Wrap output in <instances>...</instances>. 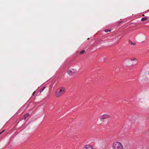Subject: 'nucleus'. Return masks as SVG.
<instances>
[{"mask_svg": "<svg viewBox=\"0 0 149 149\" xmlns=\"http://www.w3.org/2000/svg\"><path fill=\"white\" fill-rule=\"evenodd\" d=\"M135 63H136L135 62H133V63H132V64H133L134 63V64H135Z\"/></svg>", "mask_w": 149, "mask_h": 149, "instance_id": "obj_15", "label": "nucleus"}, {"mask_svg": "<svg viewBox=\"0 0 149 149\" xmlns=\"http://www.w3.org/2000/svg\"><path fill=\"white\" fill-rule=\"evenodd\" d=\"M65 91V88L63 87L57 90L55 93V95L57 97H61L64 94Z\"/></svg>", "mask_w": 149, "mask_h": 149, "instance_id": "obj_1", "label": "nucleus"}, {"mask_svg": "<svg viewBox=\"0 0 149 149\" xmlns=\"http://www.w3.org/2000/svg\"><path fill=\"white\" fill-rule=\"evenodd\" d=\"M67 73L70 76H71L73 74L72 70L71 69H68L67 71Z\"/></svg>", "mask_w": 149, "mask_h": 149, "instance_id": "obj_5", "label": "nucleus"}, {"mask_svg": "<svg viewBox=\"0 0 149 149\" xmlns=\"http://www.w3.org/2000/svg\"><path fill=\"white\" fill-rule=\"evenodd\" d=\"M71 70L73 74L74 73L77 72V70L75 69H71Z\"/></svg>", "mask_w": 149, "mask_h": 149, "instance_id": "obj_7", "label": "nucleus"}, {"mask_svg": "<svg viewBox=\"0 0 149 149\" xmlns=\"http://www.w3.org/2000/svg\"><path fill=\"white\" fill-rule=\"evenodd\" d=\"M131 61H136V59L135 58H134L133 59H131Z\"/></svg>", "mask_w": 149, "mask_h": 149, "instance_id": "obj_10", "label": "nucleus"}, {"mask_svg": "<svg viewBox=\"0 0 149 149\" xmlns=\"http://www.w3.org/2000/svg\"><path fill=\"white\" fill-rule=\"evenodd\" d=\"M110 115L107 114L102 115L100 116V118L101 119H105L110 117Z\"/></svg>", "mask_w": 149, "mask_h": 149, "instance_id": "obj_3", "label": "nucleus"}, {"mask_svg": "<svg viewBox=\"0 0 149 149\" xmlns=\"http://www.w3.org/2000/svg\"><path fill=\"white\" fill-rule=\"evenodd\" d=\"M147 19V18L146 17H143L141 19V20L143 21L146 20Z\"/></svg>", "mask_w": 149, "mask_h": 149, "instance_id": "obj_8", "label": "nucleus"}, {"mask_svg": "<svg viewBox=\"0 0 149 149\" xmlns=\"http://www.w3.org/2000/svg\"><path fill=\"white\" fill-rule=\"evenodd\" d=\"M4 131V130L3 131H2V132H1L0 133V134H1L2 132H3V131Z\"/></svg>", "mask_w": 149, "mask_h": 149, "instance_id": "obj_14", "label": "nucleus"}, {"mask_svg": "<svg viewBox=\"0 0 149 149\" xmlns=\"http://www.w3.org/2000/svg\"><path fill=\"white\" fill-rule=\"evenodd\" d=\"M130 43L132 45L134 44L133 43H132V42H130Z\"/></svg>", "mask_w": 149, "mask_h": 149, "instance_id": "obj_12", "label": "nucleus"}, {"mask_svg": "<svg viewBox=\"0 0 149 149\" xmlns=\"http://www.w3.org/2000/svg\"><path fill=\"white\" fill-rule=\"evenodd\" d=\"M142 16H144V15H142Z\"/></svg>", "mask_w": 149, "mask_h": 149, "instance_id": "obj_16", "label": "nucleus"}, {"mask_svg": "<svg viewBox=\"0 0 149 149\" xmlns=\"http://www.w3.org/2000/svg\"><path fill=\"white\" fill-rule=\"evenodd\" d=\"M85 52V51L84 50H82L80 52V53L81 54H82Z\"/></svg>", "mask_w": 149, "mask_h": 149, "instance_id": "obj_9", "label": "nucleus"}, {"mask_svg": "<svg viewBox=\"0 0 149 149\" xmlns=\"http://www.w3.org/2000/svg\"><path fill=\"white\" fill-rule=\"evenodd\" d=\"M83 149H93V147L89 145L85 146Z\"/></svg>", "mask_w": 149, "mask_h": 149, "instance_id": "obj_4", "label": "nucleus"}, {"mask_svg": "<svg viewBox=\"0 0 149 149\" xmlns=\"http://www.w3.org/2000/svg\"><path fill=\"white\" fill-rule=\"evenodd\" d=\"M35 91H34L33 93V94H32V95H34V94H35Z\"/></svg>", "mask_w": 149, "mask_h": 149, "instance_id": "obj_13", "label": "nucleus"}, {"mask_svg": "<svg viewBox=\"0 0 149 149\" xmlns=\"http://www.w3.org/2000/svg\"><path fill=\"white\" fill-rule=\"evenodd\" d=\"M112 148L113 149H123V145L120 142H115L113 144Z\"/></svg>", "mask_w": 149, "mask_h": 149, "instance_id": "obj_2", "label": "nucleus"}, {"mask_svg": "<svg viewBox=\"0 0 149 149\" xmlns=\"http://www.w3.org/2000/svg\"><path fill=\"white\" fill-rule=\"evenodd\" d=\"M111 30H108V29H105L104 31L105 32H108V31H111Z\"/></svg>", "mask_w": 149, "mask_h": 149, "instance_id": "obj_11", "label": "nucleus"}, {"mask_svg": "<svg viewBox=\"0 0 149 149\" xmlns=\"http://www.w3.org/2000/svg\"><path fill=\"white\" fill-rule=\"evenodd\" d=\"M29 116V114L28 113L24 115V117L23 118V119L24 120H25L27 117H28Z\"/></svg>", "mask_w": 149, "mask_h": 149, "instance_id": "obj_6", "label": "nucleus"}]
</instances>
